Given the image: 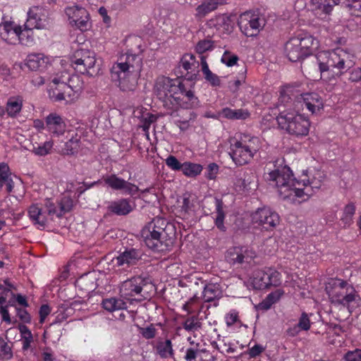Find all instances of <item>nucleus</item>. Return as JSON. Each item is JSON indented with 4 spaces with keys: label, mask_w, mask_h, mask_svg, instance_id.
<instances>
[{
    "label": "nucleus",
    "mask_w": 361,
    "mask_h": 361,
    "mask_svg": "<svg viewBox=\"0 0 361 361\" xmlns=\"http://www.w3.org/2000/svg\"><path fill=\"white\" fill-rule=\"evenodd\" d=\"M59 212L57 216L60 217L63 214L70 212L73 207V200L69 196L63 197L59 202Z\"/></svg>",
    "instance_id": "41"
},
{
    "label": "nucleus",
    "mask_w": 361,
    "mask_h": 361,
    "mask_svg": "<svg viewBox=\"0 0 361 361\" xmlns=\"http://www.w3.org/2000/svg\"><path fill=\"white\" fill-rule=\"evenodd\" d=\"M259 142L258 137L244 135L240 140L231 143L230 155L235 164L243 166L249 163L259 149Z\"/></svg>",
    "instance_id": "5"
},
{
    "label": "nucleus",
    "mask_w": 361,
    "mask_h": 361,
    "mask_svg": "<svg viewBox=\"0 0 361 361\" xmlns=\"http://www.w3.org/2000/svg\"><path fill=\"white\" fill-rule=\"evenodd\" d=\"M293 106H295V104L290 94L286 91L281 92L277 103L279 113H281V110L284 109L288 111H294L293 110Z\"/></svg>",
    "instance_id": "36"
},
{
    "label": "nucleus",
    "mask_w": 361,
    "mask_h": 361,
    "mask_svg": "<svg viewBox=\"0 0 361 361\" xmlns=\"http://www.w3.org/2000/svg\"><path fill=\"white\" fill-rule=\"evenodd\" d=\"M324 178V173L319 170L310 169L302 174L300 186H298L295 195L301 202L307 200L322 186V182Z\"/></svg>",
    "instance_id": "7"
},
{
    "label": "nucleus",
    "mask_w": 361,
    "mask_h": 361,
    "mask_svg": "<svg viewBox=\"0 0 361 361\" xmlns=\"http://www.w3.org/2000/svg\"><path fill=\"white\" fill-rule=\"evenodd\" d=\"M279 126L288 133L295 136L307 135L309 132L310 122L296 111L281 110L276 117Z\"/></svg>",
    "instance_id": "6"
},
{
    "label": "nucleus",
    "mask_w": 361,
    "mask_h": 361,
    "mask_svg": "<svg viewBox=\"0 0 361 361\" xmlns=\"http://www.w3.org/2000/svg\"><path fill=\"white\" fill-rule=\"evenodd\" d=\"M28 214L30 219L35 224L40 226H44L47 222V214L46 212L42 211V209L38 204H32L28 209Z\"/></svg>",
    "instance_id": "29"
},
{
    "label": "nucleus",
    "mask_w": 361,
    "mask_h": 361,
    "mask_svg": "<svg viewBox=\"0 0 361 361\" xmlns=\"http://www.w3.org/2000/svg\"><path fill=\"white\" fill-rule=\"evenodd\" d=\"M311 323L310 317L306 312H302L299 318L298 324L293 327V329H289L288 333L290 336H295L299 330L307 331L310 329Z\"/></svg>",
    "instance_id": "37"
},
{
    "label": "nucleus",
    "mask_w": 361,
    "mask_h": 361,
    "mask_svg": "<svg viewBox=\"0 0 361 361\" xmlns=\"http://www.w3.org/2000/svg\"><path fill=\"white\" fill-rule=\"evenodd\" d=\"M142 59L140 55L126 53L111 69V79L123 91H133L136 79L142 70Z\"/></svg>",
    "instance_id": "3"
},
{
    "label": "nucleus",
    "mask_w": 361,
    "mask_h": 361,
    "mask_svg": "<svg viewBox=\"0 0 361 361\" xmlns=\"http://www.w3.org/2000/svg\"><path fill=\"white\" fill-rule=\"evenodd\" d=\"M219 116L230 120H245L250 116V113L245 109H231L228 107L222 109L219 113Z\"/></svg>",
    "instance_id": "28"
},
{
    "label": "nucleus",
    "mask_w": 361,
    "mask_h": 361,
    "mask_svg": "<svg viewBox=\"0 0 361 361\" xmlns=\"http://www.w3.org/2000/svg\"><path fill=\"white\" fill-rule=\"evenodd\" d=\"M257 255L255 251L246 246L230 247L226 253V259L233 265H240L243 268L251 266Z\"/></svg>",
    "instance_id": "9"
},
{
    "label": "nucleus",
    "mask_w": 361,
    "mask_h": 361,
    "mask_svg": "<svg viewBox=\"0 0 361 361\" xmlns=\"http://www.w3.org/2000/svg\"><path fill=\"white\" fill-rule=\"evenodd\" d=\"M166 164L173 171H181L183 164H181L176 157L170 155L166 159Z\"/></svg>",
    "instance_id": "51"
},
{
    "label": "nucleus",
    "mask_w": 361,
    "mask_h": 361,
    "mask_svg": "<svg viewBox=\"0 0 361 361\" xmlns=\"http://www.w3.org/2000/svg\"><path fill=\"white\" fill-rule=\"evenodd\" d=\"M283 293V292L281 290H277L275 292H273V293H269L267 296V299L269 300V301L272 303V304H274L275 302H276L279 298H281V295Z\"/></svg>",
    "instance_id": "63"
},
{
    "label": "nucleus",
    "mask_w": 361,
    "mask_h": 361,
    "mask_svg": "<svg viewBox=\"0 0 361 361\" xmlns=\"http://www.w3.org/2000/svg\"><path fill=\"white\" fill-rule=\"evenodd\" d=\"M140 333L143 338L146 339H152L156 336L157 329L153 324H150L147 327L140 328Z\"/></svg>",
    "instance_id": "50"
},
{
    "label": "nucleus",
    "mask_w": 361,
    "mask_h": 361,
    "mask_svg": "<svg viewBox=\"0 0 361 361\" xmlns=\"http://www.w3.org/2000/svg\"><path fill=\"white\" fill-rule=\"evenodd\" d=\"M183 326L188 331H195L201 328L202 324L197 316H192L186 319Z\"/></svg>",
    "instance_id": "42"
},
{
    "label": "nucleus",
    "mask_w": 361,
    "mask_h": 361,
    "mask_svg": "<svg viewBox=\"0 0 361 361\" xmlns=\"http://www.w3.org/2000/svg\"><path fill=\"white\" fill-rule=\"evenodd\" d=\"M13 357L11 347L0 336V359L11 360Z\"/></svg>",
    "instance_id": "43"
},
{
    "label": "nucleus",
    "mask_w": 361,
    "mask_h": 361,
    "mask_svg": "<svg viewBox=\"0 0 361 361\" xmlns=\"http://www.w3.org/2000/svg\"><path fill=\"white\" fill-rule=\"evenodd\" d=\"M198 349H194L192 348H187L185 350V355L184 356V359L186 361H193L197 357L199 353Z\"/></svg>",
    "instance_id": "58"
},
{
    "label": "nucleus",
    "mask_w": 361,
    "mask_h": 361,
    "mask_svg": "<svg viewBox=\"0 0 361 361\" xmlns=\"http://www.w3.org/2000/svg\"><path fill=\"white\" fill-rule=\"evenodd\" d=\"M25 28L26 29L25 30H20L19 41L18 43L25 46H30L34 42V37L31 33V30H29V28L26 27Z\"/></svg>",
    "instance_id": "45"
},
{
    "label": "nucleus",
    "mask_w": 361,
    "mask_h": 361,
    "mask_svg": "<svg viewBox=\"0 0 361 361\" xmlns=\"http://www.w3.org/2000/svg\"><path fill=\"white\" fill-rule=\"evenodd\" d=\"M17 316L19 317V319L23 322V323H30L31 322V317L30 314L27 312V311L23 308H18L16 307Z\"/></svg>",
    "instance_id": "55"
},
{
    "label": "nucleus",
    "mask_w": 361,
    "mask_h": 361,
    "mask_svg": "<svg viewBox=\"0 0 361 361\" xmlns=\"http://www.w3.org/2000/svg\"><path fill=\"white\" fill-rule=\"evenodd\" d=\"M108 212L117 216H126L133 210L130 201L127 198H121L111 202L107 207Z\"/></svg>",
    "instance_id": "21"
},
{
    "label": "nucleus",
    "mask_w": 361,
    "mask_h": 361,
    "mask_svg": "<svg viewBox=\"0 0 361 361\" xmlns=\"http://www.w3.org/2000/svg\"><path fill=\"white\" fill-rule=\"evenodd\" d=\"M347 6L351 15L356 17L361 16V0H347Z\"/></svg>",
    "instance_id": "48"
},
{
    "label": "nucleus",
    "mask_w": 361,
    "mask_h": 361,
    "mask_svg": "<svg viewBox=\"0 0 361 361\" xmlns=\"http://www.w3.org/2000/svg\"><path fill=\"white\" fill-rule=\"evenodd\" d=\"M102 305L104 310L110 312L127 309L126 302L121 298H106L102 300Z\"/></svg>",
    "instance_id": "33"
},
{
    "label": "nucleus",
    "mask_w": 361,
    "mask_h": 361,
    "mask_svg": "<svg viewBox=\"0 0 361 361\" xmlns=\"http://www.w3.org/2000/svg\"><path fill=\"white\" fill-rule=\"evenodd\" d=\"M21 27L13 22H5L0 25V36L6 42L16 44L19 41Z\"/></svg>",
    "instance_id": "20"
},
{
    "label": "nucleus",
    "mask_w": 361,
    "mask_h": 361,
    "mask_svg": "<svg viewBox=\"0 0 361 361\" xmlns=\"http://www.w3.org/2000/svg\"><path fill=\"white\" fill-rule=\"evenodd\" d=\"M355 290L353 287L347 288V290L344 293V296L342 297V298L338 299L339 300V304H341L343 305H349L350 302L354 301L355 300Z\"/></svg>",
    "instance_id": "49"
},
{
    "label": "nucleus",
    "mask_w": 361,
    "mask_h": 361,
    "mask_svg": "<svg viewBox=\"0 0 361 361\" xmlns=\"http://www.w3.org/2000/svg\"><path fill=\"white\" fill-rule=\"evenodd\" d=\"M219 171V166L217 164L214 163L209 164L207 167V174L206 177L209 180H213L215 178L216 173Z\"/></svg>",
    "instance_id": "57"
},
{
    "label": "nucleus",
    "mask_w": 361,
    "mask_h": 361,
    "mask_svg": "<svg viewBox=\"0 0 361 361\" xmlns=\"http://www.w3.org/2000/svg\"><path fill=\"white\" fill-rule=\"evenodd\" d=\"M46 124L49 131L57 136L66 130V124L62 118L56 114H51L46 118Z\"/></svg>",
    "instance_id": "23"
},
{
    "label": "nucleus",
    "mask_w": 361,
    "mask_h": 361,
    "mask_svg": "<svg viewBox=\"0 0 361 361\" xmlns=\"http://www.w3.org/2000/svg\"><path fill=\"white\" fill-rule=\"evenodd\" d=\"M292 176V171L288 166L276 169L264 176L270 186L277 188L281 198L290 200L293 203H300L301 201L295 195L296 188L300 186V182L293 179Z\"/></svg>",
    "instance_id": "4"
},
{
    "label": "nucleus",
    "mask_w": 361,
    "mask_h": 361,
    "mask_svg": "<svg viewBox=\"0 0 361 361\" xmlns=\"http://www.w3.org/2000/svg\"><path fill=\"white\" fill-rule=\"evenodd\" d=\"M154 349L155 350L156 354L162 359L173 357L174 356V350L173 349L172 342L170 339H166L165 341L159 339L154 345Z\"/></svg>",
    "instance_id": "26"
},
{
    "label": "nucleus",
    "mask_w": 361,
    "mask_h": 361,
    "mask_svg": "<svg viewBox=\"0 0 361 361\" xmlns=\"http://www.w3.org/2000/svg\"><path fill=\"white\" fill-rule=\"evenodd\" d=\"M71 61L74 69L80 73L92 75L90 70L94 68L96 63L95 54L88 49L77 50Z\"/></svg>",
    "instance_id": "12"
},
{
    "label": "nucleus",
    "mask_w": 361,
    "mask_h": 361,
    "mask_svg": "<svg viewBox=\"0 0 361 361\" xmlns=\"http://www.w3.org/2000/svg\"><path fill=\"white\" fill-rule=\"evenodd\" d=\"M238 56L235 54H231L228 51H225L221 57L222 63H225L227 66H233L238 61Z\"/></svg>",
    "instance_id": "53"
},
{
    "label": "nucleus",
    "mask_w": 361,
    "mask_h": 361,
    "mask_svg": "<svg viewBox=\"0 0 361 361\" xmlns=\"http://www.w3.org/2000/svg\"><path fill=\"white\" fill-rule=\"evenodd\" d=\"M8 166L5 163L0 164V188L3 186V182L11 178Z\"/></svg>",
    "instance_id": "52"
},
{
    "label": "nucleus",
    "mask_w": 361,
    "mask_h": 361,
    "mask_svg": "<svg viewBox=\"0 0 361 361\" xmlns=\"http://www.w3.org/2000/svg\"><path fill=\"white\" fill-rule=\"evenodd\" d=\"M53 147V142L51 141L44 142L42 145H33L32 152L38 156H45L48 154Z\"/></svg>",
    "instance_id": "44"
},
{
    "label": "nucleus",
    "mask_w": 361,
    "mask_h": 361,
    "mask_svg": "<svg viewBox=\"0 0 361 361\" xmlns=\"http://www.w3.org/2000/svg\"><path fill=\"white\" fill-rule=\"evenodd\" d=\"M355 213V206L353 203H349L344 207L343 215L341 218V221L345 224H350L352 218Z\"/></svg>",
    "instance_id": "46"
},
{
    "label": "nucleus",
    "mask_w": 361,
    "mask_h": 361,
    "mask_svg": "<svg viewBox=\"0 0 361 361\" xmlns=\"http://www.w3.org/2000/svg\"><path fill=\"white\" fill-rule=\"evenodd\" d=\"M222 290L218 283H209L204 288L202 298L204 302H209L221 298Z\"/></svg>",
    "instance_id": "27"
},
{
    "label": "nucleus",
    "mask_w": 361,
    "mask_h": 361,
    "mask_svg": "<svg viewBox=\"0 0 361 361\" xmlns=\"http://www.w3.org/2000/svg\"><path fill=\"white\" fill-rule=\"evenodd\" d=\"M104 182L112 190L121 191L123 194L131 197L136 195L138 192L144 194L151 192L153 190L152 187L140 190L137 185L117 176L116 174H111L104 177Z\"/></svg>",
    "instance_id": "10"
},
{
    "label": "nucleus",
    "mask_w": 361,
    "mask_h": 361,
    "mask_svg": "<svg viewBox=\"0 0 361 361\" xmlns=\"http://www.w3.org/2000/svg\"><path fill=\"white\" fill-rule=\"evenodd\" d=\"M65 12L72 26L81 31L87 30L90 27L89 13L85 8L73 6L66 8Z\"/></svg>",
    "instance_id": "14"
},
{
    "label": "nucleus",
    "mask_w": 361,
    "mask_h": 361,
    "mask_svg": "<svg viewBox=\"0 0 361 361\" xmlns=\"http://www.w3.org/2000/svg\"><path fill=\"white\" fill-rule=\"evenodd\" d=\"M193 206L192 201L190 200V195L185 194L183 197L181 209L185 212L190 211Z\"/></svg>",
    "instance_id": "56"
},
{
    "label": "nucleus",
    "mask_w": 361,
    "mask_h": 361,
    "mask_svg": "<svg viewBox=\"0 0 361 361\" xmlns=\"http://www.w3.org/2000/svg\"><path fill=\"white\" fill-rule=\"evenodd\" d=\"M51 25V22L47 16V12L42 8L35 6L31 8L27 12V20L25 25L29 30L48 29Z\"/></svg>",
    "instance_id": "16"
},
{
    "label": "nucleus",
    "mask_w": 361,
    "mask_h": 361,
    "mask_svg": "<svg viewBox=\"0 0 361 361\" xmlns=\"http://www.w3.org/2000/svg\"><path fill=\"white\" fill-rule=\"evenodd\" d=\"M43 55L29 54L26 59L25 65L31 71H37L44 63Z\"/></svg>",
    "instance_id": "40"
},
{
    "label": "nucleus",
    "mask_w": 361,
    "mask_h": 361,
    "mask_svg": "<svg viewBox=\"0 0 361 361\" xmlns=\"http://www.w3.org/2000/svg\"><path fill=\"white\" fill-rule=\"evenodd\" d=\"M173 231V226L171 225H166V221L161 218H155L151 222H149L143 229L142 230V237L146 239V236H162V238L166 236L165 232Z\"/></svg>",
    "instance_id": "19"
},
{
    "label": "nucleus",
    "mask_w": 361,
    "mask_h": 361,
    "mask_svg": "<svg viewBox=\"0 0 361 361\" xmlns=\"http://www.w3.org/2000/svg\"><path fill=\"white\" fill-rule=\"evenodd\" d=\"M143 252L135 247L126 248L119 255L113 259L114 266L126 269L137 265L142 259Z\"/></svg>",
    "instance_id": "15"
},
{
    "label": "nucleus",
    "mask_w": 361,
    "mask_h": 361,
    "mask_svg": "<svg viewBox=\"0 0 361 361\" xmlns=\"http://www.w3.org/2000/svg\"><path fill=\"white\" fill-rule=\"evenodd\" d=\"M226 0H205L196 8L195 17L202 18L210 12L216 10L219 5H223Z\"/></svg>",
    "instance_id": "25"
},
{
    "label": "nucleus",
    "mask_w": 361,
    "mask_h": 361,
    "mask_svg": "<svg viewBox=\"0 0 361 361\" xmlns=\"http://www.w3.org/2000/svg\"><path fill=\"white\" fill-rule=\"evenodd\" d=\"M166 236L162 238V236H146L144 240L145 245L152 250L158 252H164L171 249L174 240L175 234L173 231L171 233L169 231L165 232Z\"/></svg>",
    "instance_id": "18"
},
{
    "label": "nucleus",
    "mask_w": 361,
    "mask_h": 361,
    "mask_svg": "<svg viewBox=\"0 0 361 361\" xmlns=\"http://www.w3.org/2000/svg\"><path fill=\"white\" fill-rule=\"evenodd\" d=\"M214 49V42L209 39H203L198 42L195 47L197 53L202 55L207 51Z\"/></svg>",
    "instance_id": "47"
},
{
    "label": "nucleus",
    "mask_w": 361,
    "mask_h": 361,
    "mask_svg": "<svg viewBox=\"0 0 361 361\" xmlns=\"http://www.w3.org/2000/svg\"><path fill=\"white\" fill-rule=\"evenodd\" d=\"M265 16L259 10L242 13L238 21V26L246 36H256L266 25Z\"/></svg>",
    "instance_id": "8"
},
{
    "label": "nucleus",
    "mask_w": 361,
    "mask_h": 361,
    "mask_svg": "<svg viewBox=\"0 0 361 361\" xmlns=\"http://www.w3.org/2000/svg\"><path fill=\"white\" fill-rule=\"evenodd\" d=\"M68 89H66V91L63 92H57L56 101H62L66 99V97H71L72 92L79 93L82 88V82L80 80V77L78 75H73L68 79Z\"/></svg>",
    "instance_id": "22"
},
{
    "label": "nucleus",
    "mask_w": 361,
    "mask_h": 361,
    "mask_svg": "<svg viewBox=\"0 0 361 361\" xmlns=\"http://www.w3.org/2000/svg\"><path fill=\"white\" fill-rule=\"evenodd\" d=\"M80 136L78 133L70 135L69 140L66 142L61 148V153L66 155H72L78 151L80 147Z\"/></svg>",
    "instance_id": "32"
},
{
    "label": "nucleus",
    "mask_w": 361,
    "mask_h": 361,
    "mask_svg": "<svg viewBox=\"0 0 361 361\" xmlns=\"http://www.w3.org/2000/svg\"><path fill=\"white\" fill-rule=\"evenodd\" d=\"M238 313L235 312H231L226 317V322L227 326H231L234 324L238 320Z\"/></svg>",
    "instance_id": "64"
},
{
    "label": "nucleus",
    "mask_w": 361,
    "mask_h": 361,
    "mask_svg": "<svg viewBox=\"0 0 361 361\" xmlns=\"http://www.w3.org/2000/svg\"><path fill=\"white\" fill-rule=\"evenodd\" d=\"M348 80L353 82L361 80V68H356L350 71Z\"/></svg>",
    "instance_id": "59"
},
{
    "label": "nucleus",
    "mask_w": 361,
    "mask_h": 361,
    "mask_svg": "<svg viewBox=\"0 0 361 361\" xmlns=\"http://www.w3.org/2000/svg\"><path fill=\"white\" fill-rule=\"evenodd\" d=\"M281 274L272 269L257 270L252 279V285L255 289L263 290L271 286H279L281 284Z\"/></svg>",
    "instance_id": "11"
},
{
    "label": "nucleus",
    "mask_w": 361,
    "mask_h": 361,
    "mask_svg": "<svg viewBox=\"0 0 361 361\" xmlns=\"http://www.w3.org/2000/svg\"><path fill=\"white\" fill-rule=\"evenodd\" d=\"M23 106V101L20 98H10L7 102L6 111L11 116H16L20 111Z\"/></svg>",
    "instance_id": "39"
},
{
    "label": "nucleus",
    "mask_w": 361,
    "mask_h": 361,
    "mask_svg": "<svg viewBox=\"0 0 361 361\" xmlns=\"http://www.w3.org/2000/svg\"><path fill=\"white\" fill-rule=\"evenodd\" d=\"M157 119V116L152 114H147L146 116L144 118V123H143V128L144 130H147L149 128V126L156 122Z\"/></svg>",
    "instance_id": "61"
},
{
    "label": "nucleus",
    "mask_w": 361,
    "mask_h": 361,
    "mask_svg": "<svg viewBox=\"0 0 361 361\" xmlns=\"http://www.w3.org/2000/svg\"><path fill=\"white\" fill-rule=\"evenodd\" d=\"M202 166L199 164L184 162L181 171L187 176L195 177L202 172Z\"/></svg>",
    "instance_id": "38"
},
{
    "label": "nucleus",
    "mask_w": 361,
    "mask_h": 361,
    "mask_svg": "<svg viewBox=\"0 0 361 361\" xmlns=\"http://www.w3.org/2000/svg\"><path fill=\"white\" fill-rule=\"evenodd\" d=\"M45 206L47 208L46 213H47L49 215H51V216L54 215V214H56L57 216V214H59V210L56 209V206L54 205V204L52 202H51L49 200H47L45 203Z\"/></svg>",
    "instance_id": "62"
},
{
    "label": "nucleus",
    "mask_w": 361,
    "mask_h": 361,
    "mask_svg": "<svg viewBox=\"0 0 361 361\" xmlns=\"http://www.w3.org/2000/svg\"><path fill=\"white\" fill-rule=\"evenodd\" d=\"M215 206L216 216L215 219L216 226L221 231H226V227L224 224L226 214L224 212V202L221 200L215 198Z\"/></svg>",
    "instance_id": "35"
},
{
    "label": "nucleus",
    "mask_w": 361,
    "mask_h": 361,
    "mask_svg": "<svg viewBox=\"0 0 361 361\" xmlns=\"http://www.w3.org/2000/svg\"><path fill=\"white\" fill-rule=\"evenodd\" d=\"M51 308L48 305H42L39 309V322L43 323L45 318L50 314Z\"/></svg>",
    "instance_id": "60"
},
{
    "label": "nucleus",
    "mask_w": 361,
    "mask_h": 361,
    "mask_svg": "<svg viewBox=\"0 0 361 361\" xmlns=\"http://www.w3.org/2000/svg\"><path fill=\"white\" fill-rule=\"evenodd\" d=\"M199 62L193 54H186L183 56L176 72L180 73L178 78L171 79L167 77L157 78L154 93L168 110H176L178 107L192 109L199 106V100L190 90H187L185 84L180 78L185 77L188 80L197 78L199 72Z\"/></svg>",
    "instance_id": "2"
},
{
    "label": "nucleus",
    "mask_w": 361,
    "mask_h": 361,
    "mask_svg": "<svg viewBox=\"0 0 361 361\" xmlns=\"http://www.w3.org/2000/svg\"><path fill=\"white\" fill-rule=\"evenodd\" d=\"M341 0H312L314 9L321 11L325 15L329 14L334 5L340 3Z\"/></svg>",
    "instance_id": "34"
},
{
    "label": "nucleus",
    "mask_w": 361,
    "mask_h": 361,
    "mask_svg": "<svg viewBox=\"0 0 361 361\" xmlns=\"http://www.w3.org/2000/svg\"><path fill=\"white\" fill-rule=\"evenodd\" d=\"M252 221L269 231L274 229L279 224L280 217L275 211L263 207L258 209L252 214Z\"/></svg>",
    "instance_id": "13"
},
{
    "label": "nucleus",
    "mask_w": 361,
    "mask_h": 361,
    "mask_svg": "<svg viewBox=\"0 0 361 361\" xmlns=\"http://www.w3.org/2000/svg\"><path fill=\"white\" fill-rule=\"evenodd\" d=\"M202 71L204 75V78L208 82L212 87H220L221 79L215 73H212L207 64L206 57L204 56H200Z\"/></svg>",
    "instance_id": "30"
},
{
    "label": "nucleus",
    "mask_w": 361,
    "mask_h": 361,
    "mask_svg": "<svg viewBox=\"0 0 361 361\" xmlns=\"http://www.w3.org/2000/svg\"><path fill=\"white\" fill-rule=\"evenodd\" d=\"M68 89L67 82L61 77H54L49 83V95L56 101L57 92H63Z\"/></svg>",
    "instance_id": "31"
},
{
    "label": "nucleus",
    "mask_w": 361,
    "mask_h": 361,
    "mask_svg": "<svg viewBox=\"0 0 361 361\" xmlns=\"http://www.w3.org/2000/svg\"><path fill=\"white\" fill-rule=\"evenodd\" d=\"M145 284V280L140 276L128 279L123 281L120 286V295L126 300H133V297L141 293Z\"/></svg>",
    "instance_id": "17"
},
{
    "label": "nucleus",
    "mask_w": 361,
    "mask_h": 361,
    "mask_svg": "<svg viewBox=\"0 0 361 361\" xmlns=\"http://www.w3.org/2000/svg\"><path fill=\"white\" fill-rule=\"evenodd\" d=\"M302 105H305L312 114H317L324 107L322 97L314 92L305 94L302 98Z\"/></svg>",
    "instance_id": "24"
},
{
    "label": "nucleus",
    "mask_w": 361,
    "mask_h": 361,
    "mask_svg": "<svg viewBox=\"0 0 361 361\" xmlns=\"http://www.w3.org/2000/svg\"><path fill=\"white\" fill-rule=\"evenodd\" d=\"M313 37L307 34H298L291 37L285 45L288 59L293 62L301 61V68L308 72L318 66L320 73L332 71L341 75L354 66V56L342 49L319 51L312 55Z\"/></svg>",
    "instance_id": "1"
},
{
    "label": "nucleus",
    "mask_w": 361,
    "mask_h": 361,
    "mask_svg": "<svg viewBox=\"0 0 361 361\" xmlns=\"http://www.w3.org/2000/svg\"><path fill=\"white\" fill-rule=\"evenodd\" d=\"M345 361H361V349L348 351L344 355Z\"/></svg>",
    "instance_id": "54"
}]
</instances>
